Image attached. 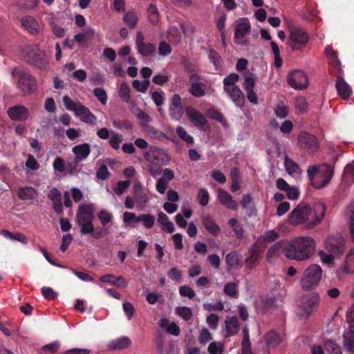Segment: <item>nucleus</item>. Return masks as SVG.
<instances>
[{"instance_id": "f257e3e1", "label": "nucleus", "mask_w": 354, "mask_h": 354, "mask_svg": "<svg viewBox=\"0 0 354 354\" xmlns=\"http://www.w3.org/2000/svg\"><path fill=\"white\" fill-rule=\"evenodd\" d=\"M312 219L310 216L312 213L311 207L309 205L299 203L290 214L288 221L292 225H304L306 230H311L320 224L324 218L326 206L322 202H318L313 205Z\"/></svg>"}, {"instance_id": "f03ea898", "label": "nucleus", "mask_w": 354, "mask_h": 354, "mask_svg": "<svg viewBox=\"0 0 354 354\" xmlns=\"http://www.w3.org/2000/svg\"><path fill=\"white\" fill-rule=\"evenodd\" d=\"M315 251L314 239L308 236H300L290 242L286 241L285 256L290 259L304 261L311 257Z\"/></svg>"}, {"instance_id": "7ed1b4c3", "label": "nucleus", "mask_w": 354, "mask_h": 354, "mask_svg": "<svg viewBox=\"0 0 354 354\" xmlns=\"http://www.w3.org/2000/svg\"><path fill=\"white\" fill-rule=\"evenodd\" d=\"M94 214L93 208L90 205H80L76 214V223L80 227V233L82 235L91 234L95 239L103 238L107 233V230L100 228L95 230L93 225Z\"/></svg>"}, {"instance_id": "20e7f679", "label": "nucleus", "mask_w": 354, "mask_h": 354, "mask_svg": "<svg viewBox=\"0 0 354 354\" xmlns=\"http://www.w3.org/2000/svg\"><path fill=\"white\" fill-rule=\"evenodd\" d=\"M62 102L68 111H73L75 116L87 124H93L97 120L96 116L91 113L88 107L82 104L80 102L73 101L68 95L62 97Z\"/></svg>"}, {"instance_id": "39448f33", "label": "nucleus", "mask_w": 354, "mask_h": 354, "mask_svg": "<svg viewBox=\"0 0 354 354\" xmlns=\"http://www.w3.org/2000/svg\"><path fill=\"white\" fill-rule=\"evenodd\" d=\"M322 277V270L317 264H312L308 267L304 272L303 276L300 280V285L304 290H311L315 289Z\"/></svg>"}, {"instance_id": "423d86ee", "label": "nucleus", "mask_w": 354, "mask_h": 354, "mask_svg": "<svg viewBox=\"0 0 354 354\" xmlns=\"http://www.w3.org/2000/svg\"><path fill=\"white\" fill-rule=\"evenodd\" d=\"M320 300V296L317 292H311L304 295L299 306L300 316L303 318L309 317L317 310Z\"/></svg>"}, {"instance_id": "0eeeda50", "label": "nucleus", "mask_w": 354, "mask_h": 354, "mask_svg": "<svg viewBox=\"0 0 354 354\" xmlns=\"http://www.w3.org/2000/svg\"><path fill=\"white\" fill-rule=\"evenodd\" d=\"M289 45L292 50H301L308 42V35L301 28H293L288 38Z\"/></svg>"}, {"instance_id": "6e6552de", "label": "nucleus", "mask_w": 354, "mask_h": 354, "mask_svg": "<svg viewBox=\"0 0 354 354\" xmlns=\"http://www.w3.org/2000/svg\"><path fill=\"white\" fill-rule=\"evenodd\" d=\"M297 144L301 149L308 153H313L319 149V145L317 138L309 132L302 131L297 138Z\"/></svg>"}, {"instance_id": "1a4fd4ad", "label": "nucleus", "mask_w": 354, "mask_h": 354, "mask_svg": "<svg viewBox=\"0 0 354 354\" xmlns=\"http://www.w3.org/2000/svg\"><path fill=\"white\" fill-rule=\"evenodd\" d=\"M123 221L131 227L136 226L134 223L143 222L147 229H151L155 223V217L149 214L137 216L135 213L125 212L123 214Z\"/></svg>"}, {"instance_id": "9d476101", "label": "nucleus", "mask_w": 354, "mask_h": 354, "mask_svg": "<svg viewBox=\"0 0 354 354\" xmlns=\"http://www.w3.org/2000/svg\"><path fill=\"white\" fill-rule=\"evenodd\" d=\"M143 156L148 162L166 165L170 157L165 150L156 146H150L149 151L144 152Z\"/></svg>"}, {"instance_id": "9b49d317", "label": "nucleus", "mask_w": 354, "mask_h": 354, "mask_svg": "<svg viewBox=\"0 0 354 354\" xmlns=\"http://www.w3.org/2000/svg\"><path fill=\"white\" fill-rule=\"evenodd\" d=\"M287 81L289 86L296 90L304 89L308 85L307 76L301 70L290 72L287 77Z\"/></svg>"}, {"instance_id": "f8f14e48", "label": "nucleus", "mask_w": 354, "mask_h": 354, "mask_svg": "<svg viewBox=\"0 0 354 354\" xmlns=\"http://www.w3.org/2000/svg\"><path fill=\"white\" fill-rule=\"evenodd\" d=\"M325 244L326 250L336 256H340L345 250V241L339 235L329 236Z\"/></svg>"}, {"instance_id": "ddd939ff", "label": "nucleus", "mask_w": 354, "mask_h": 354, "mask_svg": "<svg viewBox=\"0 0 354 354\" xmlns=\"http://www.w3.org/2000/svg\"><path fill=\"white\" fill-rule=\"evenodd\" d=\"M320 169L325 171V174L321 176L322 179L319 180L317 178H315L310 180L312 186L316 189H322L327 185L330 181L334 174L333 167L328 164L324 163L320 165Z\"/></svg>"}, {"instance_id": "4468645a", "label": "nucleus", "mask_w": 354, "mask_h": 354, "mask_svg": "<svg viewBox=\"0 0 354 354\" xmlns=\"http://www.w3.org/2000/svg\"><path fill=\"white\" fill-rule=\"evenodd\" d=\"M18 85L19 88L26 93H32L37 88L35 78L26 72L20 73Z\"/></svg>"}, {"instance_id": "2eb2a0df", "label": "nucleus", "mask_w": 354, "mask_h": 354, "mask_svg": "<svg viewBox=\"0 0 354 354\" xmlns=\"http://www.w3.org/2000/svg\"><path fill=\"white\" fill-rule=\"evenodd\" d=\"M169 116L174 120H180L184 113L182 104V98L178 94L172 96L171 102L169 109Z\"/></svg>"}, {"instance_id": "dca6fc26", "label": "nucleus", "mask_w": 354, "mask_h": 354, "mask_svg": "<svg viewBox=\"0 0 354 354\" xmlns=\"http://www.w3.org/2000/svg\"><path fill=\"white\" fill-rule=\"evenodd\" d=\"M262 251L257 243H253L248 250V256L245 260V267L252 270L257 266L261 259Z\"/></svg>"}, {"instance_id": "f3484780", "label": "nucleus", "mask_w": 354, "mask_h": 354, "mask_svg": "<svg viewBox=\"0 0 354 354\" xmlns=\"http://www.w3.org/2000/svg\"><path fill=\"white\" fill-rule=\"evenodd\" d=\"M7 113L12 120L24 121L29 116V110L24 106L16 105L10 107L7 111Z\"/></svg>"}, {"instance_id": "a211bd4d", "label": "nucleus", "mask_w": 354, "mask_h": 354, "mask_svg": "<svg viewBox=\"0 0 354 354\" xmlns=\"http://www.w3.org/2000/svg\"><path fill=\"white\" fill-rule=\"evenodd\" d=\"M186 114L190 122L198 128H203L207 124V119L198 111L192 106H188L185 109Z\"/></svg>"}, {"instance_id": "6ab92c4d", "label": "nucleus", "mask_w": 354, "mask_h": 354, "mask_svg": "<svg viewBox=\"0 0 354 354\" xmlns=\"http://www.w3.org/2000/svg\"><path fill=\"white\" fill-rule=\"evenodd\" d=\"M27 62L39 68V70H47L48 66V59L44 52H37L32 56L28 57Z\"/></svg>"}, {"instance_id": "aec40b11", "label": "nucleus", "mask_w": 354, "mask_h": 354, "mask_svg": "<svg viewBox=\"0 0 354 354\" xmlns=\"http://www.w3.org/2000/svg\"><path fill=\"white\" fill-rule=\"evenodd\" d=\"M251 30V25L247 17L241 18L234 29V39H242Z\"/></svg>"}, {"instance_id": "412c9836", "label": "nucleus", "mask_w": 354, "mask_h": 354, "mask_svg": "<svg viewBox=\"0 0 354 354\" xmlns=\"http://www.w3.org/2000/svg\"><path fill=\"white\" fill-rule=\"evenodd\" d=\"M263 340L268 349H273L282 342V337L276 330H271L264 335Z\"/></svg>"}, {"instance_id": "4be33fe9", "label": "nucleus", "mask_w": 354, "mask_h": 354, "mask_svg": "<svg viewBox=\"0 0 354 354\" xmlns=\"http://www.w3.org/2000/svg\"><path fill=\"white\" fill-rule=\"evenodd\" d=\"M229 97L233 101L236 106L241 108L245 104V96L239 86L232 87L224 90Z\"/></svg>"}, {"instance_id": "5701e85b", "label": "nucleus", "mask_w": 354, "mask_h": 354, "mask_svg": "<svg viewBox=\"0 0 354 354\" xmlns=\"http://www.w3.org/2000/svg\"><path fill=\"white\" fill-rule=\"evenodd\" d=\"M218 198L221 204L227 207V209L236 210L238 207V203L236 201L232 199V196L228 194L225 189H218L217 191Z\"/></svg>"}, {"instance_id": "b1692460", "label": "nucleus", "mask_w": 354, "mask_h": 354, "mask_svg": "<svg viewBox=\"0 0 354 354\" xmlns=\"http://www.w3.org/2000/svg\"><path fill=\"white\" fill-rule=\"evenodd\" d=\"M254 80L251 75L245 76L244 89L247 93L248 100L252 104L258 102L257 93L254 91Z\"/></svg>"}, {"instance_id": "393cba45", "label": "nucleus", "mask_w": 354, "mask_h": 354, "mask_svg": "<svg viewBox=\"0 0 354 354\" xmlns=\"http://www.w3.org/2000/svg\"><path fill=\"white\" fill-rule=\"evenodd\" d=\"M337 94L343 99L348 100L352 93V89L342 77H337L335 82Z\"/></svg>"}, {"instance_id": "a878e982", "label": "nucleus", "mask_w": 354, "mask_h": 354, "mask_svg": "<svg viewBox=\"0 0 354 354\" xmlns=\"http://www.w3.org/2000/svg\"><path fill=\"white\" fill-rule=\"evenodd\" d=\"M201 221L205 230L209 234L214 236H217L219 234L221 228L210 215L206 214L203 216Z\"/></svg>"}, {"instance_id": "bb28decb", "label": "nucleus", "mask_w": 354, "mask_h": 354, "mask_svg": "<svg viewBox=\"0 0 354 354\" xmlns=\"http://www.w3.org/2000/svg\"><path fill=\"white\" fill-rule=\"evenodd\" d=\"M343 345L348 353L354 354V325L350 326L348 330L344 333Z\"/></svg>"}, {"instance_id": "cd10ccee", "label": "nucleus", "mask_w": 354, "mask_h": 354, "mask_svg": "<svg viewBox=\"0 0 354 354\" xmlns=\"http://www.w3.org/2000/svg\"><path fill=\"white\" fill-rule=\"evenodd\" d=\"M72 152L75 156V161L80 162L88 158L91 153L90 145L87 143H83L75 145L72 148Z\"/></svg>"}, {"instance_id": "c85d7f7f", "label": "nucleus", "mask_w": 354, "mask_h": 354, "mask_svg": "<svg viewBox=\"0 0 354 354\" xmlns=\"http://www.w3.org/2000/svg\"><path fill=\"white\" fill-rule=\"evenodd\" d=\"M226 264L231 268L240 269L243 266L242 257L237 251H232L225 257Z\"/></svg>"}, {"instance_id": "c756f323", "label": "nucleus", "mask_w": 354, "mask_h": 354, "mask_svg": "<svg viewBox=\"0 0 354 354\" xmlns=\"http://www.w3.org/2000/svg\"><path fill=\"white\" fill-rule=\"evenodd\" d=\"M131 345V339L127 336H122L110 342L108 348L111 351L122 350L129 348Z\"/></svg>"}, {"instance_id": "7c9ffc66", "label": "nucleus", "mask_w": 354, "mask_h": 354, "mask_svg": "<svg viewBox=\"0 0 354 354\" xmlns=\"http://www.w3.org/2000/svg\"><path fill=\"white\" fill-rule=\"evenodd\" d=\"M21 26L28 32L32 35L37 34L38 32L39 24L37 21L31 16L23 17L21 20Z\"/></svg>"}, {"instance_id": "2f4dec72", "label": "nucleus", "mask_w": 354, "mask_h": 354, "mask_svg": "<svg viewBox=\"0 0 354 354\" xmlns=\"http://www.w3.org/2000/svg\"><path fill=\"white\" fill-rule=\"evenodd\" d=\"M284 165L288 174L293 177L299 176L301 174L299 165L288 156L285 157Z\"/></svg>"}, {"instance_id": "473e14b6", "label": "nucleus", "mask_w": 354, "mask_h": 354, "mask_svg": "<svg viewBox=\"0 0 354 354\" xmlns=\"http://www.w3.org/2000/svg\"><path fill=\"white\" fill-rule=\"evenodd\" d=\"M226 335L225 337L235 335L239 329V322L236 317H232L225 321Z\"/></svg>"}, {"instance_id": "72a5a7b5", "label": "nucleus", "mask_w": 354, "mask_h": 354, "mask_svg": "<svg viewBox=\"0 0 354 354\" xmlns=\"http://www.w3.org/2000/svg\"><path fill=\"white\" fill-rule=\"evenodd\" d=\"M340 270L345 274H351L354 272V248H351L347 253L344 264Z\"/></svg>"}, {"instance_id": "f704fd0d", "label": "nucleus", "mask_w": 354, "mask_h": 354, "mask_svg": "<svg viewBox=\"0 0 354 354\" xmlns=\"http://www.w3.org/2000/svg\"><path fill=\"white\" fill-rule=\"evenodd\" d=\"M37 195V191L32 187H24L19 188L17 196L21 201L32 200Z\"/></svg>"}, {"instance_id": "c9c22d12", "label": "nucleus", "mask_w": 354, "mask_h": 354, "mask_svg": "<svg viewBox=\"0 0 354 354\" xmlns=\"http://www.w3.org/2000/svg\"><path fill=\"white\" fill-rule=\"evenodd\" d=\"M167 39L172 45H177L181 41V34L176 26H170L167 32Z\"/></svg>"}, {"instance_id": "e433bc0d", "label": "nucleus", "mask_w": 354, "mask_h": 354, "mask_svg": "<svg viewBox=\"0 0 354 354\" xmlns=\"http://www.w3.org/2000/svg\"><path fill=\"white\" fill-rule=\"evenodd\" d=\"M207 86L203 82H192L189 88V92L196 97H201L205 95Z\"/></svg>"}, {"instance_id": "4c0bfd02", "label": "nucleus", "mask_w": 354, "mask_h": 354, "mask_svg": "<svg viewBox=\"0 0 354 354\" xmlns=\"http://www.w3.org/2000/svg\"><path fill=\"white\" fill-rule=\"evenodd\" d=\"M229 225L232 228L234 236L237 239H243L244 237V229L243 226L238 222L236 218H232L228 221Z\"/></svg>"}, {"instance_id": "58836bf2", "label": "nucleus", "mask_w": 354, "mask_h": 354, "mask_svg": "<svg viewBox=\"0 0 354 354\" xmlns=\"http://www.w3.org/2000/svg\"><path fill=\"white\" fill-rule=\"evenodd\" d=\"M277 308L278 305L274 297H266L263 300L262 310L263 313H272Z\"/></svg>"}, {"instance_id": "ea45409f", "label": "nucleus", "mask_w": 354, "mask_h": 354, "mask_svg": "<svg viewBox=\"0 0 354 354\" xmlns=\"http://www.w3.org/2000/svg\"><path fill=\"white\" fill-rule=\"evenodd\" d=\"M208 58L209 61L214 64L216 70H218L222 67L223 59L214 49L210 48L207 50Z\"/></svg>"}, {"instance_id": "a19ab883", "label": "nucleus", "mask_w": 354, "mask_h": 354, "mask_svg": "<svg viewBox=\"0 0 354 354\" xmlns=\"http://www.w3.org/2000/svg\"><path fill=\"white\" fill-rule=\"evenodd\" d=\"M285 248H286V241L281 240L276 243L273 246L269 248L267 252L268 259L276 256L281 250L285 254Z\"/></svg>"}, {"instance_id": "79ce46f5", "label": "nucleus", "mask_w": 354, "mask_h": 354, "mask_svg": "<svg viewBox=\"0 0 354 354\" xmlns=\"http://www.w3.org/2000/svg\"><path fill=\"white\" fill-rule=\"evenodd\" d=\"M325 53L326 56L330 59L334 66L339 68L341 66V62L338 58L337 52L334 50L330 46H327L325 48Z\"/></svg>"}, {"instance_id": "37998d69", "label": "nucleus", "mask_w": 354, "mask_h": 354, "mask_svg": "<svg viewBox=\"0 0 354 354\" xmlns=\"http://www.w3.org/2000/svg\"><path fill=\"white\" fill-rule=\"evenodd\" d=\"M294 105L297 111L300 114L304 113L308 110V102L303 96L295 97Z\"/></svg>"}, {"instance_id": "c03bdc74", "label": "nucleus", "mask_w": 354, "mask_h": 354, "mask_svg": "<svg viewBox=\"0 0 354 354\" xmlns=\"http://www.w3.org/2000/svg\"><path fill=\"white\" fill-rule=\"evenodd\" d=\"M1 234L6 238L10 239L11 240L17 241L23 243H27L26 236L21 233H12L6 230H3L1 231Z\"/></svg>"}, {"instance_id": "a18cd8bd", "label": "nucleus", "mask_w": 354, "mask_h": 354, "mask_svg": "<svg viewBox=\"0 0 354 354\" xmlns=\"http://www.w3.org/2000/svg\"><path fill=\"white\" fill-rule=\"evenodd\" d=\"M137 49L142 56L147 57L155 52L156 47L153 44L145 42L139 45Z\"/></svg>"}, {"instance_id": "49530a36", "label": "nucleus", "mask_w": 354, "mask_h": 354, "mask_svg": "<svg viewBox=\"0 0 354 354\" xmlns=\"http://www.w3.org/2000/svg\"><path fill=\"white\" fill-rule=\"evenodd\" d=\"M239 75L236 73H232L223 79V89H227L232 87L238 86L235 83L238 82Z\"/></svg>"}, {"instance_id": "de8ad7c7", "label": "nucleus", "mask_w": 354, "mask_h": 354, "mask_svg": "<svg viewBox=\"0 0 354 354\" xmlns=\"http://www.w3.org/2000/svg\"><path fill=\"white\" fill-rule=\"evenodd\" d=\"M119 96L125 102H129L131 100L130 87L129 85L123 82L119 88Z\"/></svg>"}, {"instance_id": "09e8293b", "label": "nucleus", "mask_w": 354, "mask_h": 354, "mask_svg": "<svg viewBox=\"0 0 354 354\" xmlns=\"http://www.w3.org/2000/svg\"><path fill=\"white\" fill-rule=\"evenodd\" d=\"M124 21L125 24L130 28H134L138 23V17L137 15L131 11H129L125 14L124 16Z\"/></svg>"}, {"instance_id": "8fccbe9b", "label": "nucleus", "mask_w": 354, "mask_h": 354, "mask_svg": "<svg viewBox=\"0 0 354 354\" xmlns=\"http://www.w3.org/2000/svg\"><path fill=\"white\" fill-rule=\"evenodd\" d=\"M176 313L178 315L186 321L190 320L192 317V309L187 306L177 307L176 309Z\"/></svg>"}, {"instance_id": "3c124183", "label": "nucleus", "mask_w": 354, "mask_h": 354, "mask_svg": "<svg viewBox=\"0 0 354 354\" xmlns=\"http://www.w3.org/2000/svg\"><path fill=\"white\" fill-rule=\"evenodd\" d=\"M343 180L346 183H352L354 180V166L348 164L344 171Z\"/></svg>"}, {"instance_id": "603ef678", "label": "nucleus", "mask_w": 354, "mask_h": 354, "mask_svg": "<svg viewBox=\"0 0 354 354\" xmlns=\"http://www.w3.org/2000/svg\"><path fill=\"white\" fill-rule=\"evenodd\" d=\"M61 344L58 341L53 342L50 344H47L42 346L40 351V354H44L46 352H49L50 353H56L58 349L60 348Z\"/></svg>"}, {"instance_id": "864d4df0", "label": "nucleus", "mask_w": 354, "mask_h": 354, "mask_svg": "<svg viewBox=\"0 0 354 354\" xmlns=\"http://www.w3.org/2000/svg\"><path fill=\"white\" fill-rule=\"evenodd\" d=\"M123 140L122 136L118 133L112 131L111 136L109 141L110 146L114 149L120 148V144Z\"/></svg>"}, {"instance_id": "5fc2aeb1", "label": "nucleus", "mask_w": 354, "mask_h": 354, "mask_svg": "<svg viewBox=\"0 0 354 354\" xmlns=\"http://www.w3.org/2000/svg\"><path fill=\"white\" fill-rule=\"evenodd\" d=\"M149 80H145L143 82H140L138 80H134L132 82V86L136 91L141 93H145L149 86Z\"/></svg>"}, {"instance_id": "6e6d98bb", "label": "nucleus", "mask_w": 354, "mask_h": 354, "mask_svg": "<svg viewBox=\"0 0 354 354\" xmlns=\"http://www.w3.org/2000/svg\"><path fill=\"white\" fill-rule=\"evenodd\" d=\"M130 185L131 181L129 180H120L118 182L117 185L113 189L114 192L118 196H120L125 192L127 189L130 187Z\"/></svg>"}, {"instance_id": "4d7b16f0", "label": "nucleus", "mask_w": 354, "mask_h": 354, "mask_svg": "<svg viewBox=\"0 0 354 354\" xmlns=\"http://www.w3.org/2000/svg\"><path fill=\"white\" fill-rule=\"evenodd\" d=\"M223 292L225 295L231 297H237V288L236 284L233 282L227 283L225 285Z\"/></svg>"}, {"instance_id": "13d9d810", "label": "nucleus", "mask_w": 354, "mask_h": 354, "mask_svg": "<svg viewBox=\"0 0 354 354\" xmlns=\"http://www.w3.org/2000/svg\"><path fill=\"white\" fill-rule=\"evenodd\" d=\"M111 173L106 165H102L96 171V178L98 180H105L109 178Z\"/></svg>"}, {"instance_id": "bf43d9fd", "label": "nucleus", "mask_w": 354, "mask_h": 354, "mask_svg": "<svg viewBox=\"0 0 354 354\" xmlns=\"http://www.w3.org/2000/svg\"><path fill=\"white\" fill-rule=\"evenodd\" d=\"M209 195L206 189H199L197 195V199L201 206H206L209 203Z\"/></svg>"}, {"instance_id": "052dcab7", "label": "nucleus", "mask_w": 354, "mask_h": 354, "mask_svg": "<svg viewBox=\"0 0 354 354\" xmlns=\"http://www.w3.org/2000/svg\"><path fill=\"white\" fill-rule=\"evenodd\" d=\"M176 131L178 137L187 143L192 144L194 142V138L189 135L182 127H177Z\"/></svg>"}, {"instance_id": "680f3d73", "label": "nucleus", "mask_w": 354, "mask_h": 354, "mask_svg": "<svg viewBox=\"0 0 354 354\" xmlns=\"http://www.w3.org/2000/svg\"><path fill=\"white\" fill-rule=\"evenodd\" d=\"M97 217L103 226H106L113 218L112 214L105 209L100 210L97 214Z\"/></svg>"}, {"instance_id": "e2e57ef3", "label": "nucleus", "mask_w": 354, "mask_h": 354, "mask_svg": "<svg viewBox=\"0 0 354 354\" xmlns=\"http://www.w3.org/2000/svg\"><path fill=\"white\" fill-rule=\"evenodd\" d=\"M149 21L156 24L158 21V9L153 4H150L147 9Z\"/></svg>"}, {"instance_id": "0e129e2a", "label": "nucleus", "mask_w": 354, "mask_h": 354, "mask_svg": "<svg viewBox=\"0 0 354 354\" xmlns=\"http://www.w3.org/2000/svg\"><path fill=\"white\" fill-rule=\"evenodd\" d=\"M41 295L45 299H49V300H54L55 299L58 294L57 292H55L53 288L50 287H42L41 289Z\"/></svg>"}, {"instance_id": "69168bd1", "label": "nucleus", "mask_w": 354, "mask_h": 354, "mask_svg": "<svg viewBox=\"0 0 354 354\" xmlns=\"http://www.w3.org/2000/svg\"><path fill=\"white\" fill-rule=\"evenodd\" d=\"M93 94L102 104H106V103L107 102V95L104 88H94Z\"/></svg>"}, {"instance_id": "338daca9", "label": "nucleus", "mask_w": 354, "mask_h": 354, "mask_svg": "<svg viewBox=\"0 0 354 354\" xmlns=\"http://www.w3.org/2000/svg\"><path fill=\"white\" fill-rule=\"evenodd\" d=\"M207 351L210 354H222L223 346L221 343L212 342L209 344Z\"/></svg>"}, {"instance_id": "774afa93", "label": "nucleus", "mask_w": 354, "mask_h": 354, "mask_svg": "<svg viewBox=\"0 0 354 354\" xmlns=\"http://www.w3.org/2000/svg\"><path fill=\"white\" fill-rule=\"evenodd\" d=\"M350 222H349V227L351 240L354 243V201L351 204L350 206Z\"/></svg>"}]
</instances>
